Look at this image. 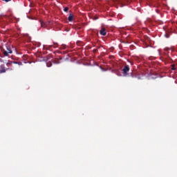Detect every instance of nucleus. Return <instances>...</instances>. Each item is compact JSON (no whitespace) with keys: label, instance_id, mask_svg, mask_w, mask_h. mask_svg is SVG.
<instances>
[{"label":"nucleus","instance_id":"f257e3e1","mask_svg":"<svg viewBox=\"0 0 177 177\" xmlns=\"http://www.w3.org/2000/svg\"><path fill=\"white\" fill-rule=\"evenodd\" d=\"M129 70H131V68H129V65H126L123 68L122 73H123L124 77H127V75H128V72H129Z\"/></svg>","mask_w":177,"mask_h":177},{"label":"nucleus","instance_id":"f03ea898","mask_svg":"<svg viewBox=\"0 0 177 177\" xmlns=\"http://www.w3.org/2000/svg\"><path fill=\"white\" fill-rule=\"evenodd\" d=\"M9 53H12V50L10 49V48H7V50H3V55H4V56H8L9 55Z\"/></svg>","mask_w":177,"mask_h":177},{"label":"nucleus","instance_id":"7ed1b4c3","mask_svg":"<svg viewBox=\"0 0 177 177\" xmlns=\"http://www.w3.org/2000/svg\"><path fill=\"white\" fill-rule=\"evenodd\" d=\"M2 73H6V68L3 64L0 66V74H2Z\"/></svg>","mask_w":177,"mask_h":177},{"label":"nucleus","instance_id":"20e7f679","mask_svg":"<svg viewBox=\"0 0 177 177\" xmlns=\"http://www.w3.org/2000/svg\"><path fill=\"white\" fill-rule=\"evenodd\" d=\"M100 34L103 36L106 35V34H107L106 32V28H102V29L100 30Z\"/></svg>","mask_w":177,"mask_h":177},{"label":"nucleus","instance_id":"39448f33","mask_svg":"<svg viewBox=\"0 0 177 177\" xmlns=\"http://www.w3.org/2000/svg\"><path fill=\"white\" fill-rule=\"evenodd\" d=\"M41 27H43L44 28H46L48 27V24L46 22H44V21H40Z\"/></svg>","mask_w":177,"mask_h":177},{"label":"nucleus","instance_id":"423d86ee","mask_svg":"<svg viewBox=\"0 0 177 177\" xmlns=\"http://www.w3.org/2000/svg\"><path fill=\"white\" fill-rule=\"evenodd\" d=\"M74 19V16L73 14H69V16L68 17V21H73V19Z\"/></svg>","mask_w":177,"mask_h":177},{"label":"nucleus","instance_id":"0eeeda50","mask_svg":"<svg viewBox=\"0 0 177 177\" xmlns=\"http://www.w3.org/2000/svg\"><path fill=\"white\" fill-rule=\"evenodd\" d=\"M12 64H13V62L9 61L8 62L6 63V66L8 67H9V66H11Z\"/></svg>","mask_w":177,"mask_h":177},{"label":"nucleus","instance_id":"6e6552de","mask_svg":"<svg viewBox=\"0 0 177 177\" xmlns=\"http://www.w3.org/2000/svg\"><path fill=\"white\" fill-rule=\"evenodd\" d=\"M14 64H19V66H21L23 64V63L19 62H13Z\"/></svg>","mask_w":177,"mask_h":177},{"label":"nucleus","instance_id":"1a4fd4ad","mask_svg":"<svg viewBox=\"0 0 177 177\" xmlns=\"http://www.w3.org/2000/svg\"><path fill=\"white\" fill-rule=\"evenodd\" d=\"M47 67H52V62H47Z\"/></svg>","mask_w":177,"mask_h":177},{"label":"nucleus","instance_id":"9d476101","mask_svg":"<svg viewBox=\"0 0 177 177\" xmlns=\"http://www.w3.org/2000/svg\"><path fill=\"white\" fill-rule=\"evenodd\" d=\"M66 48H67V46L62 45V46H61L60 49H66Z\"/></svg>","mask_w":177,"mask_h":177},{"label":"nucleus","instance_id":"9b49d317","mask_svg":"<svg viewBox=\"0 0 177 177\" xmlns=\"http://www.w3.org/2000/svg\"><path fill=\"white\" fill-rule=\"evenodd\" d=\"M64 12H68V7H65L64 8Z\"/></svg>","mask_w":177,"mask_h":177},{"label":"nucleus","instance_id":"f8f14e48","mask_svg":"<svg viewBox=\"0 0 177 177\" xmlns=\"http://www.w3.org/2000/svg\"><path fill=\"white\" fill-rule=\"evenodd\" d=\"M0 63H3V59H2V55L0 54Z\"/></svg>","mask_w":177,"mask_h":177},{"label":"nucleus","instance_id":"ddd939ff","mask_svg":"<svg viewBox=\"0 0 177 177\" xmlns=\"http://www.w3.org/2000/svg\"><path fill=\"white\" fill-rule=\"evenodd\" d=\"M176 68H175V65H172L171 66V70L174 71L176 70Z\"/></svg>","mask_w":177,"mask_h":177},{"label":"nucleus","instance_id":"4468645a","mask_svg":"<svg viewBox=\"0 0 177 177\" xmlns=\"http://www.w3.org/2000/svg\"><path fill=\"white\" fill-rule=\"evenodd\" d=\"M115 3H120V0H116V1H115Z\"/></svg>","mask_w":177,"mask_h":177},{"label":"nucleus","instance_id":"2eb2a0df","mask_svg":"<svg viewBox=\"0 0 177 177\" xmlns=\"http://www.w3.org/2000/svg\"><path fill=\"white\" fill-rule=\"evenodd\" d=\"M47 26H49V24H50V21H48L47 22H46Z\"/></svg>","mask_w":177,"mask_h":177},{"label":"nucleus","instance_id":"dca6fc26","mask_svg":"<svg viewBox=\"0 0 177 177\" xmlns=\"http://www.w3.org/2000/svg\"><path fill=\"white\" fill-rule=\"evenodd\" d=\"M2 1H3L4 2H10V1L12 0H2Z\"/></svg>","mask_w":177,"mask_h":177},{"label":"nucleus","instance_id":"f3484780","mask_svg":"<svg viewBox=\"0 0 177 177\" xmlns=\"http://www.w3.org/2000/svg\"><path fill=\"white\" fill-rule=\"evenodd\" d=\"M165 35L166 38H169V35L168 34H165Z\"/></svg>","mask_w":177,"mask_h":177},{"label":"nucleus","instance_id":"a211bd4d","mask_svg":"<svg viewBox=\"0 0 177 177\" xmlns=\"http://www.w3.org/2000/svg\"><path fill=\"white\" fill-rule=\"evenodd\" d=\"M97 51V49H94L93 50L94 53H96Z\"/></svg>","mask_w":177,"mask_h":177},{"label":"nucleus","instance_id":"6ab92c4d","mask_svg":"<svg viewBox=\"0 0 177 177\" xmlns=\"http://www.w3.org/2000/svg\"><path fill=\"white\" fill-rule=\"evenodd\" d=\"M138 80H140V77H138Z\"/></svg>","mask_w":177,"mask_h":177}]
</instances>
